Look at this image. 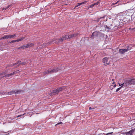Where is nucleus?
<instances>
[{
    "mask_svg": "<svg viewBox=\"0 0 135 135\" xmlns=\"http://www.w3.org/2000/svg\"><path fill=\"white\" fill-rule=\"evenodd\" d=\"M116 85H114V87H116Z\"/></svg>",
    "mask_w": 135,
    "mask_h": 135,
    "instance_id": "2f4dec72",
    "label": "nucleus"
},
{
    "mask_svg": "<svg viewBox=\"0 0 135 135\" xmlns=\"http://www.w3.org/2000/svg\"><path fill=\"white\" fill-rule=\"evenodd\" d=\"M24 114H23L22 115H24Z\"/></svg>",
    "mask_w": 135,
    "mask_h": 135,
    "instance_id": "4c0bfd02",
    "label": "nucleus"
},
{
    "mask_svg": "<svg viewBox=\"0 0 135 135\" xmlns=\"http://www.w3.org/2000/svg\"><path fill=\"white\" fill-rule=\"evenodd\" d=\"M114 82H113V84H114Z\"/></svg>",
    "mask_w": 135,
    "mask_h": 135,
    "instance_id": "f704fd0d",
    "label": "nucleus"
},
{
    "mask_svg": "<svg viewBox=\"0 0 135 135\" xmlns=\"http://www.w3.org/2000/svg\"><path fill=\"white\" fill-rule=\"evenodd\" d=\"M15 73V72H13V73H11L10 74H7L6 75H5L4 76L6 77H9L11 75H12L13 74H14V73Z\"/></svg>",
    "mask_w": 135,
    "mask_h": 135,
    "instance_id": "2eb2a0df",
    "label": "nucleus"
},
{
    "mask_svg": "<svg viewBox=\"0 0 135 135\" xmlns=\"http://www.w3.org/2000/svg\"><path fill=\"white\" fill-rule=\"evenodd\" d=\"M135 130V129H133L132 130L127 132L126 134V135H132V133H133Z\"/></svg>",
    "mask_w": 135,
    "mask_h": 135,
    "instance_id": "9d476101",
    "label": "nucleus"
},
{
    "mask_svg": "<svg viewBox=\"0 0 135 135\" xmlns=\"http://www.w3.org/2000/svg\"><path fill=\"white\" fill-rule=\"evenodd\" d=\"M28 44V45L29 47H32L33 45V44L32 43H29Z\"/></svg>",
    "mask_w": 135,
    "mask_h": 135,
    "instance_id": "aec40b11",
    "label": "nucleus"
},
{
    "mask_svg": "<svg viewBox=\"0 0 135 135\" xmlns=\"http://www.w3.org/2000/svg\"><path fill=\"white\" fill-rule=\"evenodd\" d=\"M103 62L104 65H106L109 64V61L108 60V59L107 57H105L103 59Z\"/></svg>",
    "mask_w": 135,
    "mask_h": 135,
    "instance_id": "20e7f679",
    "label": "nucleus"
},
{
    "mask_svg": "<svg viewBox=\"0 0 135 135\" xmlns=\"http://www.w3.org/2000/svg\"><path fill=\"white\" fill-rule=\"evenodd\" d=\"M25 38V37H22L21 38H20L17 39L16 40H15V42H19V41L22 40H23Z\"/></svg>",
    "mask_w": 135,
    "mask_h": 135,
    "instance_id": "4468645a",
    "label": "nucleus"
},
{
    "mask_svg": "<svg viewBox=\"0 0 135 135\" xmlns=\"http://www.w3.org/2000/svg\"><path fill=\"white\" fill-rule=\"evenodd\" d=\"M69 38V36L68 35H66L65 36H63L61 39H59L57 40L55 39L52 40L50 42V43H60L64 40L67 39Z\"/></svg>",
    "mask_w": 135,
    "mask_h": 135,
    "instance_id": "f257e3e1",
    "label": "nucleus"
},
{
    "mask_svg": "<svg viewBox=\"0 0 135 135\" xmlns=\"http://www.w3.org/2000/svg\"><path fill=\"white\" fill-rule=\"evenodd\" d=\"M124 86L125 87H130V86L129 84H128V81H126V82L125 83H124Z\"/></svg>",
    "mask_w": 135,
    "mask_h": 135,
    "instance_id": "1a4fd4ad",
    "label": "nucleus"
},
{
    "mask_svg": "<svg viewBox=\"0 0 135 135\" xmlns=\"http://www.w3.org/2000/svg\"><path fill=\"white\" fill-rule=\"evenodd\" d=\"M7 73V72L6 71L5 72H3L2 73H0V76L3 75V74H6Z\"/></svg>",
    "mask_w": 135,
    "mask_h": 135,
    "instance_id": "6ab92c4d",
    "label": "nucleus"
},
{
    "mask_svg": "<svg viewBox=\"0 0 135 135\" xmlns=\"http://www.w3.org/2000/svg\"><path fill=\"white\" fill-rule=\"evenodd\" d=\"M62 124V122H61L60 123H57V124H56V125H57V124Z\"/></svg>",
    "mask_w": 135,
    "mask_h": 135,
    "instance_id": "4be33fe9",
    "label": "nucleus"
},
{
    "mask_svg": "<svg viewBox=\"0 0 135 135\" xmlns=\"http://www.w3.org/2000/svg\"><path fill=\"white\" fill-rule=\"evenodd\" d=\"M9 6H7L6 8H4V10H6V9H7L8 8H9Z\"/></svg>",
    "mask_w": 135,
    "mask_h": 135,
    "instance_id": "b1692460",
    "label": "nucleus"
},
{
    "mask_svg": "<svg viewBox=\"0 0 135 135\" xmlns=\"http://www.w3.org/2000/svg\"><path fill=\"white\" fill-rule=\"evenodd\" d=\"M118 1H117V2L116 3H114V4H116V3H118Z\"/></svg>",
    "mask_w": 135,
    "mask_h": 135,
    "instance_id": "473e14b6",
    "label": "nucleus"
},
{
    "mask_svg": "<svg viewBox=\"0 0 135 135\" xmlns=\"http://www.w3.org/2000/svg\"><path fill=\"white\" fill-rule=\"evenodd\" d=\"M134 14H135V13H134V14H133V15H134Z\"/></svg>",
    "mask_w": 135,
    "mask_h": 135,
    "instance_id": "e433bc0d",
    "label": "nucleus"
},
{
    "mask_svg": "<svg viewBox=\"0 0 135 135\" xmlns=\"http://www.w3.org/2000/svg\"><path fill=\"white\" fill-rule=\"evenodd\" d=\"M23 92V91L20 90H17V91H11L10 92H8V94L11 95L14 94H18L21 93Z\"/></svg>",
    "mask_w": 135,
    "mask_h": 135,
    "instance_id": "7ed1b4c3",
    "label": "nucleus"
},
{
    "mask_svg": "<svg viewBox=\"0 0 135 135\" xmlns=\"http://www.w3.org/2000/svg\"><path fill=\"white\" fill-rule=\"evenodd\" d=\"M22 115H18V116L17 117V118L18 117H21V116H22Z\"/></svg>",
    "mask_w": 135,
    "mask_h": 135,
    "instance_id": "cd10ccee",
    "label": "nucleus"
},
{
    "mask_svg": "<svg viewBox=\"0 0 135 135\" xmlns=\"http://www.w3.org/2000/svg\"><path fill=\"white\" fill-rule=\"evenodd\" d=\"M9 6H7L6 8H4V10H6V9H7L8 8H9Z\"/></svg>",
    "mask_w": 135,
    "mask_h": 135,
    "instance_id": "a878e982",
    "label": "nucleus"
},
{
    "mask_svg": "<svg viewBox=\"0 0 135 135\" xmlns=\"http://www.w3.org/2000/svg\"><path fill=\"white\" fill-rule=\"evenodd\" d=\"M85 3V2H81V3H79L78 4V5L77 6H76L75 7V8H76V7H78V6H80V5H81V4H83L84 3Z\"/></svg>",
    "mask_w": 135,
    "mask_h": 135,
    "instance_id": "dca6fc26",
    "label": "nucleus"
},
{
    "mask_svg": "<svg viewBox=\"0 0 135 135\" xmlns=\"http://www.w3.org/2000/svg\"><path fill=\"white\" fill-rule=\"evenodd\" d=\"M57 91V89L53 90V91L52 92V93L51 94V95H53L56 94L57 93H58Z\"/></svg>",
    "mask_w": 135,
    "mask_h": 135,
    "instance_id": "9b49d317",
    "label": "nucleus"
},
{
    "mask_svg": "<svg viewBox=\"0 0 135 135\" xmlns=\"http://www.w3.org/2000/svg\"><path fill=\"white\" fill-rule=\"evenodd\" d=\"M108 29H109V28H108Z\"/></svg>",
    "mask_w": 135,
    "mask_h": 135,
    "instance_id": "c9c22d12",
    "label": "nucleus"
},
{
    "mask_svg": "<svg viewBox=\"0 0 135 135\" xmlns=\"http://www.w3.org/2000/svg\"><path fill=\"white\" fill-rule=\"evenodd\" d=\"M129 50H130L129 47H128L127 49H120L119 50V52L120 54H123L125 52Z\"/></svg>",
    "mask_w": 135,
    "mask_h": 135,
    "instance_id": "39448f33",
    "label": "nucleus"
},
{
    "mask_svg": "<svg viewBox=\"0 0 135 135\" xmlns=\"http://www.w3.org/2000/svg\"><path fill=\"white\" fill-rule=\"evenodd\" d=\"M58 69H57L56 70L55 69H49L47 71L45 72L46 74H48L50 73H52L54 72H55L58 71Z\"/></svg>",
    "mask_w": 135,
    "mask_h": 135,
    "instance_id": "423d86ee",
    "label": "nucleus"
},
{
    "mask_svg": "<svg viewBox=\"0 0 135 135\" xmlns=\"http://www.w3.org/2000/svg\"><path fill=\"white\" fill-rule=\"evenodd\" d=\"M95 33H96L95 32H94L93 33L92 35H94V34H95Z\"/></svg>",
    "mask_w": 135,
    "mask_h": 135,
    "instance_id": "c756f323",
    "label": "nucleus"
},
{
    "mask_svg": "<svg viewBox=\"0 0 135 135\" xmlns=\"http://www.w3.org/2000/svg\"><path fill=\"white\" fill-rule=\"evenodd\" d=\"M9 6H7L6 8H4V10H6V9H7L8 8H9Z\"/></svg>",
    "mask_w": 135,
    "mask_h": 135,
    "instance_id": "393cba45",
    "label": "nucleus"
},
{
    "mask_svg": "<svg viewBox=\"0 0 135 135\" xmlns=\"http://www.w3.org/2000/svg\"><path fill=\"white\" fill-rule=\"evenodd\" d=\"M28 48L29 47L28 46V44L25 45H24L23 46L20 47L18 48V49H20L21 48V49H23L24 48Z\"/></svg>",
    "mask_w": 135,
    "mask_h": 135,
    "instance_id": "f8f14e48",
    "label": "nucleus"
},
{
    "mask_svg": "<svg viewBox=\"0 0 135 135\" xmlns=\"http://www.w3.org/2000/svg\"><path fill=\"white\" fill-rule=\"evenodd\" d=\"M119 86H121V84H120V83H119Z\"/></svg>",
    "mask_w": 135,
    "mask_h": 135,
    "instance_id": "7c9ffc66",
    "label": "nucleus"
},
{
    "mask_svg": "<svg viewBox=\"0 0 135 135\" xmlns=\"http://www.w3.org/2000/svg\"><path fill=\"white\" fill-rule=\"evenodd\" d=\"M122 87V86H121L120 87V88H118V89H117L116 90V92H118V91Z\"/></svg>",
    "mask_w": 135,
    "mask_h": 135,
    "instance_id": "412c9836",
    "label": "nucleus"
},
{
    "mask_svg": "<svg viewBox=\"0 0 135 135\" xmlns=\"http://www.w3.org/2000/svg\"><path fill=\"white\" fill-rule=\"evenodd\" d=\"M94 109V108H91V107H90L89 108V110H91V109Z\"/></svg>",
    "mask_w": 135,
    "mask_h": 135,
    "instance_id": "bb28decb",
    "label": "nucleus"
},
{
    "mask_svg": "<svg viewBox=\"0 0 135 135\" xmlns=\"http://www.w3.org/2000/svg\"><path fill=\"white\" fill-rule=\"evenodd\" d=\"M133 19L135 20V18H133Z\"/></svg>",
    "mask_w": 135,
    "mask_h": 135,
    "instance_id": "72a5a7b5",
    "label": "nucleus"
},
{
    "mask_svg": "<svg viewBox=\"0 0 135 135\" xmlns=\"http://www.w3.org/2000/svg\"><path fill=\"white\" fill-rule=\"evenodd\" d=\"M128 84H129L130 86H131V85L132 84H135V81L132 80L128 81Z\"/></svg>",
    "mask_w": 135,
    "mask_h": 135,
    "instance_id": "0eeeda50",
    "label": "nucleus"
},
{
    "mask_svg": "<svg viewBox=\"0 0 135 135\" xmlns=\"http://www.w3.org/2000/svg\"><path fill=\"white\" fill-rule=\"evenodd\" d=\"M63 88L61 87H60L58 89H57V90H58L57 91H58V93L60 91H62L63 90Z\"/></svg>",
    "mask_w": 135,
    "mask_h": 135,
    "instance_id": "a211bd4d",
    "label": "nucleus"
},
{
    "mask_svg": "<svg viewBox=\"0 0 135 135\" xmlns=\"http://www.w3.org/2000/svg\"><path fill=\"white\" fill-rule=\"evenodd\" d=\"M99 3L98 2H97L95 3H94L93 4L91 5H90V7L91 8H92L93 7V6L95 5H98Z\"/></svg>",
    "mask_w": 135,
    "mask_h": 135,
    "instance_id": "f3484780",
    "label": "nucleus"
},
{
    "mask_svg": "<svg viewBox=\"0 0 135 135\" xmlns=\"http://www.w3.org/2000/svg\"><path fill=\"white\" fill-rule=\"evenodd\" d=\"M124 83H123L121 84V86H122V87L123 86H124Z\"/></svg>",
    "mask_w": 135,
    "mask_h": 135,
    "instance_id": "c85d7f7f",
    "label": "nucleus"
},
{
    "mask_svg": "<svg viewBox=\"0 0 135 135\" xmlns=\"http://www.w3.org/2000/svg\"><path fill=\"white\" fill-rule=\"evenodd\" d=\"M77 35V34H74L69 36V38H71L76 37Z\"/></svg>",
    "mask_w": 135,
    "mask_h": 135,
    "instance_id": "6e6552de",
    "label": "nucleus"
},
{
    "mask_svg": "<svg viewBox=\"0 0 135 135\" xmlns=\"http://www.w3.org/2000/svg\"><path fill=\"white\" fill-rule=\"evenodd\" d=\"M15 42V40H13L12 41H11L10 42L11 43H13V42Z\"/></svg>",
    "mask_w": 135,
    "mask_h": 135,
    "instance_id": "5701e85b",
    "label": "nucleus"
},
{
    "mask_svg": "<svg viewBox=\"0 0 135 135\" xmlns=\"http://www.w3.org/2000/svg\"><path fill=\"white\" fill-rule=\"evenodd\" d=\"M20 64H22L23 65H25L26 64L25 62H22V63L21 62V61L18 62L16 64H15L18 65L17 66H18L19 65H20Z\"/></svg>",
    "mask_w": 135,
    "mask_h": 135,
    "instance_id": "ddd939ff",
    "label": "nucleus"
},
{
    "mask_svg": "<svg viewBox=\"0 0 135 135\" xmlns=\"http://www.w3.org/2000/svg\"><path fill=\"white\" fill-rule=\"evenodd\" d=\"M16 35L15 34H13L12 35H5L3 37L1 38V39H11L12 38H15L16 37Z\"/></svg>",
    "mask_w": 135,
    "mask_h": 135,
    "instance_id": "f03ea898",
    "label": "nucleus"
}]
</instances>
